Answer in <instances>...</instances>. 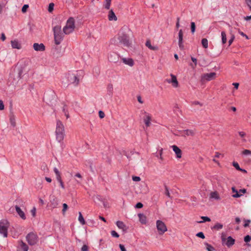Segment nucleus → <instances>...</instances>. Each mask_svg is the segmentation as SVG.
Listing matches in <instances>:
<instances>
[{
  "label": "nucleus",
  "mask_w": 251,
  "mask_h": 251,
  "mask_svg": "<svg viewBox=\"0 0 251 251\" xmlns=\"http://www.w3.org/2000/svg\"><path fill=\"white\" fill-rule=\"evenodd\" d=\"M165 194L166 196H167L168 197H170V194L169 191V189L167 186H165Z\"/></svg>",
  "instance_id": "54"
},
{
  "label": "nucleus",
  "mask_w": 251,
  "mask_h": 251,
  "mask_svg": "<svg viewBox=\"0 0 251 251\" xmlns=\"http://www.w3.org/2000/svg\"><path fill=\"white\" fill-rule=\"evenodd\" d=\"M146 46L151 50H158V48L157 46H153L151 45L150 40L147 41L146 43Z\"/></svg>",
  "instance_id": "25"
},
{
  "label": "nucleus",
  "mask_w": 251,
  "mask_h": 251,
  "mask_svg": "<svg viewBox=\"0 0 251 251\" xmlns=\"http://www.w3.org/2000/svg\"><path fill=\"white\" fill-rule=\"evenodd\" d=\"M14 210H16L18 215L22 219H26V216L24 212L20 208L19 206H18V205H16L15 207H12L10 208L9 211L10 212H12L14 211Z\"/></svg>",
  "instance_id": "10"
},
{
  "label": "nucleus",
  "mask_w": 251,
  "mask_h": 251,
  "mask_svg": "<svg viewBox=\"0 0 251 251\" xmlns=\"http://www.w3.org/2000/svg\"><path fill=\"white\" fill-rule=\"evenodd\" d=\"M209 198L210 199H213L217 201L221 199L219 194L217 191L212 192L210 193Z\"/></svg>",
  "instance_id": "23"
},
{
  "label": "nucleus",
  "mask_w": 251,
  "mask_h": 251,
  "mask_svg": "<svg viewBox=\"0 0 251 251\" xmlns=\"http://www.w3.org/2000/svg\"><path fill=\"white\" fill-rule=\"evenodd\" d=\"M108 92L109 95H111L113 91V85L111 84H109L107 86Z\"/></svg>",
  "instance_id": "39"
},
{
  "label": "nucleus",
  "mask_w": 251,
  "mask_h": 251,
  "mask_svg": "<svg viewBox=\"0 0 251 251\" xmlns=\"http://www.w3.org/2000/svg\"><path fill=\"white\" fill-rule=\"evenodd\" d=\"M31 213L33 217H34L35 216V214H36V208L35 207H33V209H31Z\"/></svg>",
  "instance_id": "60"
},
{
  "label": "nucleus",
  "mask_w": 251,
  "mask_h": 251,
  "mask_svg": "<svg viewBox=\"0 0 251 251\" xmlns=\"http://www.w3.org/2000/svg\"><path fill=\"white\" fill-rule=\"evenodd\" d=\"M122 60L125 64L127 65L130 67H132L134 65V61L132 59L130 58H122Z\"/></svg>",
  "instance_id": "21"
},
{
  "label": "nucleus",
  "mask_w": 251,
  "mask_h": 251,
  "mask_svg": "<svg viewBox=\"0 0 251 251\" xmlns=\"http://www.w3.org/2000/svg\"><path fill=\"white\" fill-rule=\"evenodd\" d=\"M196 236L198 237L201 238L202 239H204L205 238V236L202 232H200L196 234Z\"/></svg>",
  "instance_id": "47"
},
{
  "label": "nucleus",
  "mask_w": 251,
  "mask_h": 251,
  "mask_svg": "<svg viewBox=\"0 0 251 251\" xmlns=\"http://www.w3.org/2000/svg\"><path fill=\"white\" fill-rule=\"evenodd\" d=\"M223 227V226L222 224L220 223H217L215 224V225L213 226V228L217 229V230H220L222 229Z\"/></svg>",
  "instance_id": "35"
},
{
  "label": "nucleus",
  "mask_w": 251,
  "mask_h": 251,
  "mask_svg": "<svg viewBox=\"0 0 251 251\" xmlns=\"http://www.w3.org/2000/svg\"><path fill=\"white\" fill-rule=\"evenodd\" d=\"M191 60L193 62V63H194V65H193V64H191L190 65L193 68H195L197 65V60L196 58L193 57H191Z\"/></svg>",
  "instance_id": "38"
},
{
  "label": "nucleus",
  "mask_w": 251,
  "mask_h": 251,
  "mask_svg": "<svg viewBox=\"0 0 251 251\" xmlns=\"http://www.w3.org/2000/svg\"><path fill=\"white\" fill-rule=\"evenodd\" d=\"M201 219H202L203 220V221L198 222V223H201L205 222H210L211 221L209 217H206V216H201Z\"/></svg>",
  "instance_id": "34"
},
{
  "label": "nucleus",
  "mask_w": 251,
  "mask_h": 251,
  "mask_svg": "<svg viewBox=\"0 0 251 251\" xmlns=\"http://www.w3.org/2000/svg\"><path fill=\"white\" fill-rule=\"evenodd\" d=\"M238 133L240 136L242 138H243L246 135V133L243 131H239Z\"/></svg>",
  "instance_id": "63"
},
{
  "label": "nucleus",
  "mask_w": 251,
  "mask_h": 251,
  "mask_svg": "<svg viewBox=\"0 0 251 251\" xmlns=\"http://www.w3.org/2000/svg\"><path fill=\"white\" fill-rule=\"evenodd\" d=\"M54 42L56 45L61 43L63 39V34L61 32V26L56 25L53 28Z\"/></svg>",
  "instance_id": "4"
},
{
  "label": "nucleus",
  "mask_w": 251,
  "mask_h": 251,
  "mask_svg": "<svg viewBox=\"0 0 251 251\" xmlns=\"http://www.w3.org/2000/svg\"><path fill=\"white\" fill-rule=\"evenodd\" d=\"M81 251H88V247L86 245H84L81 249Z\"/></svg>",
  "instance_id": "51"
},
{
  "label": "nucleus",
  "mask_w": 251,
  "mask_h": 251,
  "mask_svg": "<svg viewBox=\"0 0 251 251\" xmlns=\"http://www.w3.org/2000/svg\"><path fill=\"white\" fill-rule=\"evenodd\" d=\"M156 227L160 234H163L167 230L165 224L160 220L156 221Z\"/></svg>",
  "instance_id": "9"
},
{
  "label": "nucleus",
  "mask_w": 251,
  "mask_h": 251,
  "mask_svg": "<svg viewBox=\"0 0 251 251\" xmlns=\"http://www.w3.org/2000/svg\"><path fill=\"white\" fill-rule=\"evenodd\" d=\"M79 216H78V221L82 225H84L85 224V221L84 219V218L82 216V215L80 212H79Z\"/></svg>",
  "instance_id": "29"
},
{
  "label": "nucleus",
  "mask_w": 251,
  "mask_h": 251,
  "mask_svg": "<svg viewBox=\"0 0 251 251\" xmlns=\"http://www.w3.org/2000/svg\"><path fill=\"white\" fill-rule=\"evenodd\" d=\"M178 46L180 50H182L184 49V45L183 44V40L178 41Z\"/></svg>",
  "instance_id": "49"
},
{
  "label": "nucleus",
  "mask_w": 251,
  "mask_h": 251,
  "mask_svg": "<svg viewBox=\"0 0 251 251\" xmlns=\"http://www.w3.org/2000/svg\"><path fill=\"white\" fill-rule=\"evenodd\" d=\"M173 150L175 152L176 157L177 158H180L181 157V150L176 146L173 145L172 146Z\"/></svg>",
  "instance_id": "19"
},
{
  "label": "nucleus",
  "mask_w": 251,
  "mask_h": 251,
  "mask_svg": "<svg viewBox=\"0 0 251 251\" xmlns=\"http://www.w3.org/2000/svg\"><path fill=\"white\" fill-rule=\"evenodd\" d=\"M251 222V221L249 220H246L245 221V224L244 225V227H247L249 226V224Z\"/></svg>",
  "instance_id": "64"
},
{
  "label": "nucleus",
  "mask_w": 251,
  "mask_h": 251,
  "mask_svg": "<svg viewBox=\"0 0 251 251\" xmlns=\"http://www.w3.org/2000/svg\"><path fill=\"white\" fill-rule=\"evenodd\" d=\"M216 74L214 72L204 74L201 76L202 80L210 81L215 78Z\"/></svg>",
  "instance_id": "12"
},
{
  "label": "nucleus",
  "mask_w": 251,
  "mask_h": 251,
  "mask_svg": "<svg viewBox=\"0 0 251 251\" xmlns=\"http://www.w3.org/2000/svg\"><path fill=\"white\" fill-rule=\"evenodd\" d=\"M246 2L250 10H251V0H246Z\"/></svg>",
  "instance_id": "55"
},
{
  "label": "nucleus",
  "mask_w": 251,
  "mask_h": 251,
  "mask_svg": "<svg viewBox=\"0 0 251 251\" xmlns=\"http://www.w3.org/2000/svg\"><path fill=\"white\" fill-rule=\"evenodd\" d=\"M11 46L13 49H21V45L17 40H14L11 41Z\"/></svg>",
  "instance_id": "22"
},
{
  "label": "nucleus",
  "mask_w": 251,
  "mask_h": 251,
  "mask_svg": "<svg viewBox=\"0 0 251 251\" xmlns=\"http://www.w3.org/2000/svg\"><path fill=\"white\" fill-rule=\"evenodd\" d=\"M111 234L114 237L118 238L119 237V235L115 230L111 231Z\"/></svg>",
  "instance_id": "46"
},
{
  "label": "nucleus",
  "mask_w": 251,
  "mask_h": 251,
  "mask_svg": "<svg viewBox=\"0 0 251 251\" xmlns=\"http://www.w3.org/2000/svg\"><path fill=\"white\" fill-rule=\"evenodd\" d=\"M201 44L204 48L207 49L208 47V42L207 39L206 38H203L201 40Z\"/></svg>",
  "instance_id": "30"
},
{
  "label": "nucleus",
  "mask_w": 251,
  "mask_h": 251,
  "mask_svg": "<svg viewBox=\"0 0 251 251\" xmlns=\"http://www.w3.org/2000/svg\"><path fill=\"white\" fill-rule=\"evenodd\" d=\"M221 37L222 44H225L227 42L226 35L225 31H223L221 32Z\"/></svg>",
  "instance_id": "28"
},
{
  "label": "nucleus",
  "mask_w": 251,
  "mask_h": 251,
  "mask_svg": "<svg viewBox=\"0 0 251 251\" xmlns=\"http://www.w3.org/2000/svg\"><path fill=\"white\" fill-rule=\"evenodd\" d=\"M233 166L237 170H242V169L240 168L238 163L236 162H233Z\"/></svg>",
  "instance_id": "44"
},
{
  "label": "nucleus",
  "mask_w": 251,
  "mask_h": 251,
  "mask_svg": "<svg viewBox=\"0 0 251 251\" xmlns=\"http://www.w3.org/2000/svg\"><path fill=\"white\" fill-rule=\"evenodd\" d=\"M9 226V222L6 220L0 221V234L3 237H7V230Z\"/></svg>",
  "instance_id": "6"
},
{
  "label": "nucleus",
  "mask_w": 251,
  "mask_h": 251,
  "mask_svg": "<svg viewBox=\"0 0 251 251\" xmlns=\"http://www.w3.org/2000/svg\"><path fill=\"white\" fill-rule=\"evenodd\" d=\"M111 0H105L104 7L106 9H109L111 5Z\"/></svg>",
  "instance_id": "31"
},
{
  "label": "nucleus",
  "mask_w": 251,
  "mask_h": 251,
  "mask_svg": "<svg viewBox=\"0 0 251 251\" xmlns=\"http://www.w3.org/2000/svg\"><path fill=\"white\" fill-rule=\"evenodd\" d=\"M63 111L65 114V115L66 116L67 118H69V114L67 113V112L66 111L65 109V106H64L63 108Z\"/></svg>",
  "instance_id": "61"
},
{
  "label": "nucleus",
  "mask_w": 251,
  "mask_h": 251,
  "mask_svg": "<svg viewBox=\"0 0 251 251\" xmlns=\"http://www.w3.org/2000/svg\"><path fill=\"white\" fill-rule=\"evenodd\" d=\"M26 241L30 245H34L38 242V238L37 235L32 233H29L26 237Z\"/></svg>",
  "instance_id": "8"
},
{
  "label": "nucleus",
  "mask_w": 251,
  "mask_h": 251,
  "mask_svg": "<svg viewBox=\"0 0 251 251\" xmlns=\"http://www.w3.org/2000/svg\"><path fill=\"white\" fill-rule=\"evenodd\" d=\"M108 18L109 21H117V18L112 10L109 11Z\"/></svg>",
  "instance_id": "24"
},
{
  "label": "nucleus",
  "mask_w": 251,
  "mask_h": 251,
  "mask_svg": "<svg viewBox=\"0 0 251 251\" xmlns=\"http://www.w3.org/2000/svg\"><path fill=\"white\" fill-rule=\"evenodd\" d=\"M234 39H235V36L233 34L231 33V37L228 41L229 46H230L232 44Z\"/></svg>",
  "instance_id": "42"
},
{
  "label": "nucleus",
  "mask_w": 251,
  "mask_h": 251,
  "mask_svg": "<svg viewBox=\"0 0 251 251\" xmlns=\"http://www.w3.org/2000/svg\"><path fill=\"white\" fill-rule=\"evenodd\" d=\"M170 75L171 76V78L167 79V82L172 84L174 87H177L178 84L176 76L173 74H171Z\"/></svg>",
  "instance_id": "13"
},
{
  "label": "nucleus",
  "mask_w": 251,
  "mask_h": 251,
  "mask_svg": "<svg viewBox=\"0 0 251 251\" xmlns=\"http://www.w3.org/2000/svg\"><path fill=\"white\" fill-rule=\"evenodd\" d=\"M10 120V124H11V125L13 127L15 126H16V122H15V118L14 117H11Z\"/></svg>",
  "instance_id": "45"
},
{
  "label": "nucleus",
  "mask_w": 251,
  "mask_h": 251,
  "mask_svg": "<svg viewBox=\"0 0 251 251\" xmlns=\"http://www.w3.org/2000/svg\"><path fill=\"white\" fill-rule=\"evenodd\" d=\"M68 209V206L66 203H63V209L62 210V212L63 215H65L66 213V211Z\"/></svg>",
  "instance_id": "36"
},
{
  "label": "nucleus",
  "mask_w": 251,
  "mask_h": 251,
  "mask_svg": "<svg viewBox=\"0 0 251 251\" xmlns=\"http://www.w3.org/2000/svg\"><path fill=\"white\" fill-rule=\"evenodd\" d=\"M28 7V5L27 4H25L22 9V11L23 12H25L26 11L27 8Z\"/></svg>",
  "instance_id": "56"
},
{
  "label": "nucleus",
  "mask_w": 251,
  "mask_h": 251,
  "mask_svg": "<svg viewBox=\"0 0 251 251\" xmlns=\"http://www.w3.org/2000/svg\"><path fill=\"white\" fill-rule=\"evenodd\" d=\"M75 19L72 17L67 21L66 25L63 28V31L65 34H69L73 32L75 27Z\"/></svg>",
  "instance_id": "3"
},
{
  "label": "nucleus",
  "mask_w": 251,
  "mask_h": 251,
  "mask_svg": "<svg viewBox=\"0 0 251 251\" xmlns=\"http://www.w3.org/2000/svg\"><path fill=\"white\" fill-rule=\"evenodd\" d=\"M196 25L194 22L191 23V30L192 33H194L195 31Z\"/></svg>",
  "instance_id": "41"
},
{
  "label": "nucleus",
  "mask_w": 251,
  "mask_h": 251,
  "mask_svg": "<svg viewBox=\"0 0 251 251\" xmlns=\"http://www.w3.org/2000/svg\"><path fill=\"white\" fill-rule=\"evenodd\" d=\"M141 113L144 114V117H143V121H144V122L146 125V126L147 127H149L151 126V115L150 114H149V113L145 111H141Z\"/></svg>",
  "instance_id": "11"
},
{
  "label": "nucleus",
  "mask_w": 251,
  "mask_h": 251,
  "mask_svg": "<svg viewBox=\"0 0 251 251\" xmlns=\"http://www.w3.org/2000/svg\"><path fill=\"white\" fill-rule=\"evenodd\" d=\"M28 250V246L22 241H20L17 248V251H27Z\"/></svg>",
  "instance_id": "17"
},
{
  "label": "nucleus",
  "mask_w": 251,
  "mask_h": 251,
  "mask_svg": "<svg viewBox=\"0 0 251 251\" xmlns=\"http://www.w3.org/2000/svg\"><path fill=\"white\" fill-rule=\"evenodd\" d=\"M33 47L34 50L37 51H43L45 50V46L43 43H34Z\"/></svg>",
  "instance_id": "16"
},
{
  "label": "nucleus",
  "mask_w": 251,
  "mask_h": 251,
  "mask_svg": "<svg viewBox=\"0 0 251 251\" xmlns=\"http://www.w3.org/2000/svg\"><path fill=\"white\" fill-rule=\"evenodd\" d=\"M204 245L206 246V249L208 251H214V248L210 244L207 243H205Z\"/></svg>",
  "instance_id": "33"
},
{
  "label": "nucleus",
  "mask_w": 251,
  "mask_h": 251,
  "mask_svg": "<svg viewBox=\"0 0 251 251\" xmlns=\"http://www.w3.org/2000/svg\"><path fill=\"white\" fill-rule=\"evenodd\" d=\"M108 59L111 62H116L118 60V55L116 53L113 52L108 56Z\"/></svg>",
  "instance_id": "20"
},
{
  "label": "nucleus",
  "mask_w": 251,
  "mask_h": 251,
  "mask_svg": "<svg viewBox=\"0 0 251 251\" xmlns=\"http://www.w3.org/2000/svg\"><path fill=\"white\" fill-rule=\"evenodd\" d=\"M143 205L142 203L138 202L136 204L135 207L137 208H141L143 207Z\"/></svg>",
  "instance_id": "58"
},
{
  "label": "nucleus",
  "mask_w": 251,
  "mask_h": 251,
  "mask_svg": "<svg viewBox=\"0 0 251 251\" xmlns=\"http://www.w3.org/2000/svg\"><path fill=\"white\" fill-rule=\"evenodd\" d=\"M116 225L119 228L121 229L124 230L126 229V225L122 221H117L116 222Z\"/></svg>",
  "instance_id": "27"
},
{
  "label": "nucleus",
  "mask_w": 251,
  "mask_h": 251,
  "mask_svg": "<svg viewBox=\"0 0 251 251\" xmlns=\"http://www.w3.org/2000/svg\"><path fill=\"white\" fill-rule=\"evenodd\" d=\"M243 153L245 155H250L251 154V151L248 150H245L243 151Z\"/></svg>",
  "instance_id": "52"
},
{
  "label": "nucleus",
  "mask_w": 251,
  "mask_h": 251,
  "mask_svg": "<svg viewBox=\"0 0 251 251\" xmlns=\"http://www.w3.org/2000/svg\"><path fill=\"white\" fill-rule=\"evenodd\" d=\"M50 205L52 208H56L59 204V200L54 196L50 198Z\"/></svg>",
  "instance_id": "15"
},
{
  "label": "nucleus",
  "mask_w": 251,
  "mask_h": 251,
  "mask_svg": "<svg viewBox=\"0 0 251 251\" xmlns=\"http://www.w3.org/2000/svg\"><path fill=\"white\" fill-rule=\"evenodd\" d=\"M221 240L223 244H225L227 247H230L235 243V240L231 237L228 236L227 239L226 238V235L222 233Z\"/></svg>",
  "instance_id": "7"
},
{
  "label": "nucleus",
  "mask_w": 251,
  "mask_h": 251,
  "mask_svg": "<svg viewBox=\"0 0 251 251\" xmlns=\"http://www.w3.org/2000/svg\"><path fill=\"white\" fill-rule=\"evenodd\" d=\"M195 131L192 129H186L182 130L180 132V134L181 136L186 137V136H193L195 135Z\"/></svg>",
  "instance_id": "14"
},
{
  "label": "nucleus",
  "mask_w": 251,
  "mask_h": 251,
  "mask_svg": "<svg viewBox=\"0 0 251 251\" xmlns=\"http://www.w3.org/2000/svg\"><path fill=\"white\" fill-rule=\"evenodd\" d=\"M64 126L60 120H57L55 130L56 139L58 142L61 143L64 139Z\"/></svg>",
  "instance_id": "1"
},
{
  "label": "nucleus",
  "mask_w": 251,
  "mask_h": 251,
  "mask_svg": "<svg viewBox=\"0 0 251 251\" xmlns=\"http://www.w3.org/2000/svg\"><path fill=\"white\" fill-rule=\"evenodd\" d=\"M132 180L134 181H139L141 180V178L139 176H132Z\"/></svg>",
  "instance_id": "53"
},
{
  "label": "nucleus",
  "mask_w": 251,
  "mask_h": 251,
  "mask_svg": "<svg viewBox=\"0 0 251 251\" xmlns=\"http://www.w3.org/2000/svg\"><path fill=\"white\" fill-rule=\"evenodd\" d=\"M53 56L55 58H59L62 55L60 49L55 47L51 51Z\"/></svg>",
  "instance_id": "18"
},
{
  "label": "nucleus",
  "mask_w": 251,
  "mask_h": 251,
  "mask_svg": "<svg viewBox=\"0 0 251 251\" xmlns=\"http://www.w3.org/2000/svg\"><path fill=\"white\" fill-rule=\"evenodd\" d=\"M99 115L100 118H103L104 117L105 115L104 112H103L102 111H100L99 112Z\"/></svg>",
  "instance_id": "59"
},
{
  "label": "nucleus",
  "mask_w": 251,
  "mask_h": 251,
  "mask_svg": "<svg viewBox=\"0 0 251 251\" xmlns=\"http://www.w3.org/2000/svg\"><path fill=\"white\" fill-rule=\"evenodd\" d=\"M57 180L58 181V182L60 184V185L61 186V187L63 189H65V186L64 185V183L62 180V179H61V178H58L57 179Z\"/></svg>",
  "instance_id": "43"
},
{
  "label": "nucleus",
  "mask_w": 251,
  "mask_h": 251,
  "mask_svg": "<svg viewBox=\"0 0 251 251\" xmlns=\"http://www.w3.org/2000/svg\"><path fill=\"white\" fill-rule=\"evenodd\" d=\"M119 247L121 250V251H126L125 246L122 244L119 245Z\"/></svg>",
  "instance_id": "62"
},
{
  "label": "nucleus",
  "mask_w": 251,
  "mask_h": 251,
  "mask_svg": "<svg viewBox=\"0 0 251 251\" xmlns=\"http://www.w3.org/2000/svg\"><path fill=\"white\" fill-rule=\"evenodd\" d=\"M53 171L55 174L56 179L61 177L60 172L56 167L54 168Z\"/></svg>",
  "instance_id": "32"
},
{
  "label": "nucleus",
  "mask_w": 251,
  "mask_h": 251,
  "mask_svg": "<svg viewBox=\"0 0 251 251\" xmlns=\"http://www.w3.org/2000/svg\"><path fill=\"white\" fill-rule=\"evenodd\" d=\"M75 176L79 178V180H76V181L78 184L80 183L82 178L80 174L77 173L75 175Z\"/></svg>",
  "instance_id": "37"
},
{
  "label": "nucleus",
  "mask_w": 251,
  "mask_h": 251,
  "mask_svg": "<svg viewBox=\"0 0 251 251\" xmlns=\"http://www.w3.org/2000/svg\"><path fill=\"white\" fill-rule=\"evenodd\" d=\"M183 33L182 29H180L178 32V41L183 40Z\"/></svg>",
  "instance_id": "40"
},
{
  "label": "nucleus",
  "mask_w": 251,
  "mask_h": 251,
  "mask_svg": "<svg viewBox=\"0 0 251 251\" xmlns=\"http://www.w3.org/2000/svg\"><path fill=\"white\" fill-rule=\"evenodd\" d=\"M138 216L139 218L140 222L143 224H145L147 222L146 216L141 213L138 214Z\"/></svg>",
  "instance_id": "26"
},
{
  "label": "nucleus",
  "mask_w": 251,
  "mask_h": 251,
  "mask_svg": "<svg viewBox=\"0 0 251 251\" xmlns=\"http://www.w3.org/2000/svg\"><path fill=\"white\" fill-rule=\"evenodd\" d=\"M251 236L248 235H246L245 237H244V241L245 242H249L251 241Z\"/></svg>",
  "instance_id": "50"
},
{
  "label": "nucleus",
  "mask_w": 251,
  "mask_h": 251,
  "mask_svg": "<svg viewBox=\"0 0 251 251\" xmlns=\"http://www.w3.org/2000/svg\"><path fill=\"white\" fill-rule=\"evenodd\" d=\"M4 108V105L3 101L1 100H0V110H2Z\"/></svg>",
  "instance_id": "57"
},
{
  "label": "nucleus",
  "mask_w": 251,
  "mask_h": 251,
  "mask_svg": "<svg viewBox=\"0 0 251 251\" xmlns=\"http://www.w3.org/2000/svg\"><path fill=\"white\" fill-rule=\"evenodd\" d=\"M79 72L77 71L75 73H69L67 75V78L70 84H73L76 86L79 83V77L78 75Z\"/></svg>",
  "instance_id": "5"
},
{
  "label": "nucleus",
  "mask_w": 251,
  "mask_h": 251,
  "mask_svg": "<svg viewBox=\"0 0 251 251\" xmlns=\"http://www.w3.org/2000/svg\"><path fill=\"white\" fill-rule=\"evenodd\" d=\"M118 40L119 42L125 47H129L131 45V40L129 34L125 32L120 33Z\"/></svg>",
  "instance_id": "2"
},
{
  "label": "nucleus",
  "mask_w": 251,
  "mask_h": 251,
  "mask_svg": "<svg viewBox=\"0 0 251 251\" xmlns=\"http://www.w3.org/2000/svg\"><path fill=\"white\" fill-rule=\"evenodd\" d=\"M53 7H54V4L53 3H50L49 8H48L49 12H52V11L53 9Z\"/></svg>",
  "instance_id": "48"
}]
</instances>
